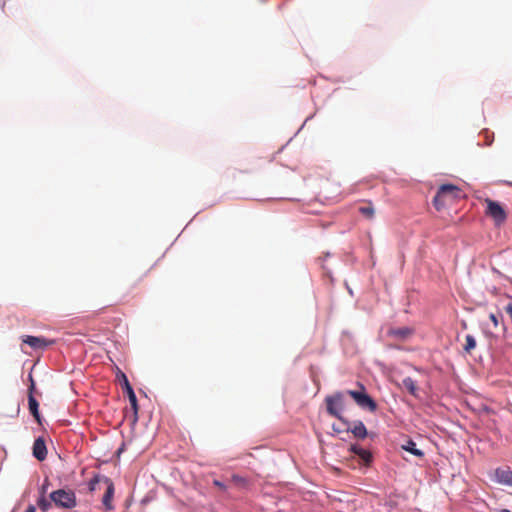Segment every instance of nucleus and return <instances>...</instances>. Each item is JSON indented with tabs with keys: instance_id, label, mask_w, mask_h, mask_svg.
<instances>
[{
	"instance_id": "1",
	"label": "nucleus",
	"mask_w": 512,
	"mask_h": 512,
	"mask_svg": "<svg viewBox=\"0 0 512 512\" xmlns=\"http://www.w3.org/2000/svg\"><path fill=\"white\" fill-rule=\"evenodd\" d=\"M49 498L59 509H73L77 506L76 494L72 489L61 488L52 491Z\"/></svg>"
},
{
	"instance_id": "2",
	"label": "nucleus",
	"mask_w": 512,
	"mask_h": 512,
	"mask_svg": "<svg viewBox=\"0 0 512 512\" xmlns=\"http://www.w3.org/2000/svg\"><path fill=\"white\" fill-rule=\"evenodd\" d=\"M461 190L459 187L453 184H443L437 190V193L433 199V204L437 210L444 207L447 202H452L454 199L460 196Z\"/></svg>"
},
{
	"instance_id": "3",
	"label": "nucleus",
	"mask_w": 512,
	"mask_h": 512,
	"mask_svg": "<svg viewBox=\"0 0 512 512\" xmlns=\"http://www.w3.org/2000/svg\"><path fill=\"white\" fill-rule=\"evenodd\" d=\"M358 390H347L349 395L359 407L374 412L377 409V403L366 393V389L362 384H358Z\"/></svg>"
},
{
	"instance_id": "4",
	"label": "nucleus",
	"mask_w": 512,
	"mask_h": 512,
	"mask_svg": "<svg viewBox=\"0 0 512 512\" xmlns=\"http://www.w3.org/2000/svg\"><path fill=\"white\" fill-rule=\"evenodd\" d=\"M325 402L327 412L331 416L338 418L340 421H344L341 413L345 408V393L336 392L332 395H329L325 398Z\"/></svg>"
},
{
	"instance_id": "5",
	"label": "nucleus",
	"mask_w": 512,
	"mask_h": 512,
	"mask_svg": "<svg viewBox=\"0 0 512 512\" xmlns=\"http://www.w3.org/2000/svg\"><path fill=\"white\" fill-rule=\"evenodd\" d=\"M485 203L487 205L486 215L490 216L497 225L504 223L507 217L504 208L498 202L488 198L485 199Z\"/></svg>"
},
{
	"instance_id": "6",
	"label": "nucleus",
	"mask_w": 512,
	"mask_h": 512,
	"mask_svg": "<svg viewBox=\"0 0 512 512\" xmlns=\"http://www.w3.org/2000/svg\"><path fill=\"white\" fill-rule=\"evenodd\" d=\"M23 343L28 344L33 349H45L54 343L53 340H47L44 337L26 335L22 337Z\"/></svg>"
},
{
	"instance_id": "7",
	"label": "nucleus",
	"mask_w": 512,
	"mask_h": 512,
	"mask_svg": "<svg viewBox=\"0 0 512 512\" xmlns=\"http://www.w3.org/2000/svg\"><path fill=\"white\" fill-rule=\"evenodd\" d=\"M414 334V329L410 327H391L387 331V335L394 339L405 341Z\"/></svg>"
},
{
	"instance_id": "8",
	"label": "nucleus",
	"mask_w": 512,
	"mask_h": 512,
	"mask_svg": "<svg viewBox=\"0 0 512 512\" xmlns=\"http://www.w3.org/2000/svg\"><path fill=\"white\" fill-rule=\"evenodd\" d=\"M344 424L347 425L346 430L353 433V435L358 439H364L367 436V429L363 422L357 421L354 423V425L351 427L349 422L344 420L342 421Z\"/></svg>"
},
{
	"instance_id": "9",
	"label": "nucleus",
	"mask_w": 512,
	"mask_h": 512,
	"mask_svg": "<svg viewBox=\"0 0 512 512\" xmlns=\"http://www.w3.org/2000/svg\"><path fill=\"white\" fill-rule=\"evenodd\" d=\"M33 455L39 461H43L47 456V448L42 438H37L33 444Z\"/></svg>"
},
{
	"instance_id": "10",
	"label": "nucleus",
	"mask_w": 512,
	"mask_h": 512,
	"mask_svg": "<svg viewBox=\"0 0 512 512\" xmlns=\"http://www.w3.org/2000/svg\"><path fill=\"white\" fill-rule=\"evenodd\" d=\"M106 482L108 483V487H107L105 494L103 495L102 502H103V505L106 510H112L113 509L112 498H113V494H114V485L109 479H106Z\"/></svg>"
},
{
	"instance_id": "11",
	"label": "nucleus",
	"mask_w": 512,
	"mask_h": 512,
	"mask_svg": "<svg viewBox=\"0 0 512 512\" xmlns=\"http://www.w3.org/2000/svg\"><path fill=\"white\" fill-rule=\"evenodd\" d=\"M28 406H29V411L35 418L36 422L38 424H41V416L39 413V403L36 400V398L34 397V395H28Z\"/></svg>"
},
{
	"instance_id": "12",
	"label": "nucleus",
	"mask_w": 512,
	"mask_h": 512,
	"mask_svg": "<svg viewBox=\"0 0 512 512\" xmlns=\"http://www.w3.org/2000/svg\"><path fill=\"white\" fill-rule=\"evenodd\" d=\"M350 451L357 455L365 464L370 463L372 456L368 450H365L358 445H351Z\"/></svg>"
},
{
	"instance_id": "13",
	"label": "nucleus",
	"mask_w": 512,
	"mask_h": 512,
	"mask_svg": "<svg viewBox=\"0 0 512 512\" xmlns=\"http://www.w3.org/2000/svg\"><path fill=\"white\" fill-rule=\"evenodd\" d=\"M495 475L500 483L512 486V471L497 469Z\"/></svg>"
},
{
	"instance_id": "14",
	"label": "nucleus",
	"mask_w": 512,
	"mask_h": 512,
	"mask_svg": "<svg viewBox=\"0 0 512 512\" xmlns=\"http://www.w3.org/2000/svg\"><path fill=\"white\" fill-rule=\"evenodd\" d=\"M403 387L413 396H417L418 387L416 381L411 377H406L402 380Z\"/></svg>"
},
{
	"instance_id": "15",
	"label": "nucleus",
	"mask_w": 512,
	"mask_h": 512,
	"mask_svg": "<svg viewBox=\"0 0 512 512\" xmlns=\"http://www.w3.org/2000/svg\"><path fill=\"white\" fill-rule=\"evenodd\" d=\"M127 396L131 405V408L134 412V420H137V414H138V403H137V397L132 387L128 388Z\"/></svg>"
},
{
	"instance_id": "16",
	"label": "nucleus",
	"mask_w": 512,
	"mask_h": 512,
	"mask_svg": "<svg viewBox=\"0 0 512 512\" xmlns=\"http://www.w3.org/2000/svg\"><path fill=\"white\" fill-rule=\"evenodd\" d=\"M358 210L365 218H367V219L374 218L375 210L373 208L371 201H368L367 205H365V206H360Z\"/></svg>"
},
{
	"instance_id": "17",
	"label": "nucleus",
	"mask_w": 512,
	"mask_h": 512,
	"mask_svg": "<svg viewBox=\"0 0 512 512\" xmlns=\"http://www.w3.org/2000/svg\"><path fill=\"white\" fill-rule=\"evenodd\" d=\"M52 503L53 502L51 501V499H47L46 496L44 495H39L37 499V506L43 512H47L48 510H50L52 507Z\"/></svg>"
},
{
	"instance_id": "18",
	"label": "nucleus",
	"mask_w": 512,
	"mask_h": 512,
	"mask_svg": "<svg viewBox=\"0 0 512 512\" xmlns=\"http://www.w3.org/2000/svg\"><path fill=\"white\" fill-rule=\"evenodd\" d=\"M404 450L412 453L417 457H423L424 452L416 447V443L412 440H409L406 445L402 446Z\"/></svg>"
},
{
	"instance_id": "19",
	"label": "nucleus",
	"mask_w": 512,
	"mask_h": 512,
	"mask_svg": "<svg viewBox=\"0 0 512 512\" xmlns=\"http://www.w3.org/2000/svg\"><path fill=\"white\" fill-rule=\"evenodd\" d=\"M465 341L466 344L464 346V350L467 353H471V351L476 347V340L472 335H467Z\"/></svg>"
},
{
	"instance_id": "20",
	"label": "nucleus",
	"mask_w": 512,
	"mask_h": 512,
	"mask_svg": "<svg viewBox=\"0 0 512 512\" xmlns=\"http://www.w3.org/2000/svg\"><path fill=\"white\" fill-rule=\"evenodd\" d=\"M231 481H232L235 485H237V486H239V487H242V488L246 487V486H247V484H248V481H247L245 478H243V477H241V476H239V475H236V474H234V475L231 477Z\"/></svg>"
},
{
	"instance_id": "21",
	"label": "nucleus",
	"mask_w": 512,
	"mask_h": 512,
	"mask_svg": "<svg viewBox=\"0 0 512 512\" xmlns=\"http://www.w3.org/2000/svg\"><path fill=\"white\" fill-rule=\"evenodd\" d=\"M50 485V481L48 478H45L43 484L41 485L40 489H39V493L40 495H44L46 496V493H47V490H48V487Z\"/></svg>"
},
{
	"instance_id": "22",
	"label": "nucleus",
	"mask_w": 512,
	"mask_h": 512,
	"mask_svg": "<svg viewBox=\"0 0 512 512\" xmlns=\"http://www.w3.org/2000/svg\"><path fill=\"white\" fill-rule=\"evenodd\" d=\"M213 485L218 487L219 489H221L223 491H225L226 488H227L226 485L224 483H222L221 481H219V480H214L213 481Z\"/></svg>"
},
{
	"instance_id": "23",
	"label": "nucleus",
	"mask_w": 512,
	"mask_h": 512,
	"mask_svg": "<svg viewBox=\"0 0 512 512\" xmlns=\"http://www.w3.org/2000/svg\"><path fill=\"white\" fill-rule=\"evenodd\" d=\"M489 319L492 321L494 327H497L499 325V321H498V318L495 314L491 313L489 315Z\"/></svg>"
},
{
	"instance_id": "24",
	"label": "nucleus",
	"mask_w": 512,
	"mask_h": 512,
	"mask_svg": "<svg viewBox=\"0 0 512 512\" xmlns=\"http://www.w3.org/2000/svg\"><path fill=\"white\" fill-rule=\"evenodd\" d=\"M122 377H123V382H124V388H125V391L127 392L128 391V388L129 387H132L127 379V377L122 374Z\"/></svg>"
},
{
	"instance_id": "25",
	"label": "nucleus",
	"mask_w": 512,
	"mask_h": 512,
	"mask_svg": "<svg viewBox=\"0 0 512 512\" xmlns=\"http://www.w3.org/2000/svg\"><path fill=\"white\" fill-rule=\"evenodd\" d=\"M34 392H35V383H32L29 385L28 395H34Z\"/></svg>"
},
{
	"instance_id": "26",
	"label": "nucleus",
	"mask_w": 512,
	"mask_h": 512,
	"mask_svg": "<svg viewBox=\"0 0 512 512\" xmlns=\"http://www.w3.org/2000/svg\"><path fill=\"white\" fill-rule=\"evenodd\" d=\"M24 512H36L34 505H29Z\"/></svg>"
},
{
	"instance_id": "27",
	"label": "nucleus",
	"mask_w": 512,
	"mask_h": 512,
	"mask_svg": "<svg viewBox=\"0 0 512 512\" xmlns=\"http://www.w3.org/2000/svg\"><path fill=\"white\" fill-rule=\"evenodd\" d=\"M96 482H98V478H97V477H95V478L91 481V483H90V485H91V486H90V490H94V487H95V484H94V483H96Z\"/></svg>"
},
{
	"instance_id": "28",
	"label": "nucleus",
	"mask_w": 512,
	"mask_h": 512,
	"mask_svg": "<svg viewBox=\"0 0 512 512\" xmlns=\"http://www.w3.org/2000/svg\"><path fill=\"white\" fill-rule=\"evenodd\" d=\"M29 381H30V384L35 383V381H34V379H33L31 374L29 375Z\"/></svg>"
},
{
	"instance_id": "29",
	"label": "nucleus",
	"mask_w": 512,
	"mask_h": 512,
	"mask_svg": "<svg viewBox=\"0 0 512 512\" xmlns=\"http://www.w3.org/2000/svg\"><path fill=\"white\" fill-rule=\"evenodd\" d=\"M500 512H511V511L508 509H502Z\"/></svg>"
}]
</instances>
